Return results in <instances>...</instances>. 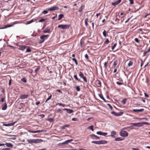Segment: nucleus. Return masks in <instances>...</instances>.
<instances>
[{"label": "nucleus", "instance_id": "nucleus-1", "mask_svg": "<svg viewBox=\"0 0 150 150\" xmlns=\"http://www.w3.org/2000/svg\"><path fill=\"white\" fill-rule=\"evenodd\" d=\"M27 142L29 144H32L33 143H41L43 142V140L41 139H28Z\"/></svg>", "mask_w": 150, "mask_h": 150}, {"label": "nucleus", "instance_id": "nucleus-2", "mask_svg": "<svg viewBox=\"0 0 150 150\" xmlns=\"http://www.w3.org/2000/svg\"><path fill=\"white\" fill-rule=\"evenodd\" d=\"M49 36V35L41 36L40 37V38L41 40L39 41V43H43L45 40H46L47 39Z\"/></svg>", "mask_w": 150, "mask_h": 150}, {"label": "nucleus", "instance_id": "nucleus-3", "mask_svg": "<svg viewBox=\"0 0 150 150\" xmlns=\"http://www.w3.org/2000/svg\"><path fill=\"white\" fill-rule=\"evenodd\" d=\"M91 143L96 144H104L107 143V142L105 140H100L99 141H92Z\"/></svg>", "mask_w": 150, "mask_h": 150}, {"label": "nucleus", "instance_id": "nucleus-4", "mask_svg": "<svg viewBox=\"0 0 150 150\" xmlns=\"http://www.w3.org/2000/svg\"><path fill=\"white\" fill-rule=\"evenodd\" d=\"M70 25L68 24L59 25H58V27L62 29H68L70 27Z\"/></svg>", "mask_w": 150, "mask_h": 150}, {"label": "nucleus", "instance_id": "nucleus-5", "mask_svg": "<svg viewBox=\"0 0 150 150\" xmlns=\"http://www.w3.org/2000/svg\"><path fill=\"white\" fill-rule=\"evenodd\" d=\"M120 135L122 137H125L128 136V133L126 131H122L120 133Z\"/></svg>", "mask_w": 150, "mask_h": 150}, {"label": "nucleus", "instance_id": "nucleus-6", "mask_svg": "<svg viewBox=\"0 0 150 150\" xmlns=\"http://www.w3.org/2000/svg\"><path fill=\"white\" fill-rule=\"evenodd\" d=\"M79 76L81 78H82L84 81L86 82L87 81V80L86 78L84 76V75L83 73L80 71L79 73Z\"/></svg>", "mask_w": 150, "mask_h": 150}, {"label": "nucleus", "instance_id": "nucleus-7", "mask_svg": "<svg viewBox=\"0 0 150 150\" xmlns=\"http://www.w3.org/2000/svg\"><path fill=\"white\" fill-rule=\"evenodd\" d=\"M111 113L114 115L116 116H120L122 115L123 112H120L119 113H117L114 111H112L111 112Z\"/></svg>", "mask_w": 150, "mask_h": 150}, {"label": "nucleus", "instance_id": "nucleus-8", "mask_svg": "<svg viewBox=\"0 0 150 150\" xmlns=\"http://www.w3.org/2000/svg\"><path fill=\"white\" fill-rule=\"evenodd\" d=\"M73 139H70L67 140L65 141V142H63V143L59 144L58 145L62 146L64 144H67L68 143L70 142H71L73 141Z\"/></svg>", "mask_w": 150, "mask_h": 150}, {"label": "nucleus", "instance_id": "nucleus-9", "mask_svg": "<svg viewBox=\"0 0 150 150\" xmlns=\"http://www.w3.org/2000/svg\"><path fill=\"white\" fill-rule=\"evenodd\" d=\"M120 60L119 59H115L113 62V66H114V67H115V66L117 65H118V66H119L120 64Z\"/></svg>", "mask_w": 150, "mask_h": 150}, {"label": "nucleus", "instance_id": "nucleus-10", "mask_svg": "<svg viewBox=\"0 0 150 150\" xmlns=\"http://www.w3.org/2000/svg\"><path fill=\"white\" fill-rule=\"evenodd\" d=\"M59 8L57 6H54L51 7L50 8H48L47 10L48 11H52L55 10H57L59 9Z\"/></svg>", "mask_w": 150, "mask_h": 150}, {"label": "nucleus", "instance_id": "nucleus-11", "mask_svg": "<svg viewBox=\"0 0 150 150\" xmlns=\"http://www.w3.org/2000/svg\"><path fill=\"white\" fill-rule=\"evenodd\" d=\"M28 96L29 95L27 94H21L20 96V98L21 99L23 100L27 98Z\"/></svg>", "mask_w": 150, "mask_h": 150}, {"label": "nucleus", "instance_id": "nucleus-12", "mask_svg": "<svg viewBox=\"0 0 150 150\" xmlns=\"http://www.w3.org/2000/svg\"><path fill=\"white\" fill-rule=\"evenodd\" d=\"M133 126H137L138 127H140L142 126L141 123H133L131 124Z\"/></svg>", "mask_w": 150, "mask_h": 150}, {"label": "nucleus", "instance_id": "nucleus-13", "mask_svg": "<svg viewBox=\"0 0 150 150\" xmlns=\"http://www.w3.org/2000/svg\"><path fill=\"white\" fill-rule=\"evenodd\" d=\"M96 134H97L103 136H105L107 134V132H103L101 131L97 132H96Z\"/></svg>", "mask_w": 150, "mask_h": 150}, {"label": "nucleus", "instance_id": "nucleus-14", "mask_svg": "<svg viewBox=\"0 0 150 150\" xmlns=\"http://www.w3.org/2000/svg\"><path fill=\"white\" fill-rule=\"evenodd\" d=\"M91 137V138L95 139H100V137L94 134H92L90 135Z\"/></svg>", "mask_w": 150, "mask_h": 150}, {"label": "nucleus", "instance_id": "nucleus-15", "mask_svg": "<svg viewBox=\"0 0 150 150\" xmlns=\"http://www.w3.org/2000/svg\"><path fill=\"white\" fill-rule=\"evenodd\" d=\"M144 110V109L143 108L141 109H133V111L134 112H141L143 111Z\"/></svg>", "mask_w": 150, "mask_h": 150}, {"label": "nucleus", "instance_id": "nucleus-16", "mask_svg": "<svg viewBox=\"0 0 150 150\" xmlns=\"http://www.w3.org/2000/svg\"><path fill=\"white\" fill-rule=\"evenodd\" d=\"M122 0H118L115 2H112L111 4L113 6H116L119 4L121 1Z\"/></svg>", "mask_w": 150, "mask_h": 150}, {"label": "nucleus", "instance_id": "nucleus-17", "mask_svg": "<svg viewBox=\"0 0 150 150\" xmlns=\"http://www.w3.org/2000/svg\"><path fill=\"white\" fill-rule=\"evenodd\" d=\"M63 110H66L67 111V112L68 114H71L73 112V110H72L67 108H64Z\"/></svg>", "mask_w": 150, "mask_h": 150}, {"label": "nucleus", "instance_id": "nucleus-18", "mask_svg": "<svg viewBox=\"0 0 150 150\" xmlns=\"http://www.w3.org/2000/svg\"><path fill=\"white\" fill-rule=\"evenodd\" d=\"M27 47V46H20L18 48V49L19 50H21L22 51H24L25 50V49Z\"/></svg>", "mask_w": 150, "mask_h": 150}, {"label": "nucleus", "instance_id": "nucleus-19", "mask_svg": "<svg viewBox=\"0 0 150 150\" xmlns=\"http://www.w3.org/2000/svg\"><path fill=\"white\" fill-rule=\"evenodd\" d=\"M50 28L47 27L43 31V33H50Z\"/></svg>", "mask_w": 150, "mask_h": 150}, {"label": "nucleus", "instance_id": "nucleus-20", "mask_svg": "<svg viewBox=\"0 0 150 150\" xmlns=\"http://www.w3.org/2000/svg\"><path fill=\"white\" fill-rule=\"evenodd\" d=\"M5 144L6 146L8 147L12 148L13 146V145L11 143L6 142Z\"/></svg>", "mask_w": 150, "mask_h": 150}, {"label": "nucleus", "instance_id": "nucleus-21", "mask_svg": "<svg viewBox=\"0 0 150 150\" xmlns=\"http://www.w3.org/2000/svg\"><path fill=\"white\" fill-rule=\"evenodd\" d=\"M16 122H13V123H8V124H3V125L4 126H9H9H11L13 125L14 124H15V123Z\"/></svg>", "mask_w": 150, "mask_h": 150}, {"label": "nucleus", "instance_id": "nucleus-22", "mask_svg": "<svg viewBox=\"0 0 150 150\" xmlns=\"http://www.w3.org/2000/svg\"><path fill=\"white\" fill-rule=\"evenodd\" d=\"M84 6L82 5L80 8L78 10V11L80 13H81L82 12L84 8Z\"/></svg>", "mask_w": 150, "mask_h": 150}, {"label": "nucleus", "instance_id": "nucleus-23", "mask_svg": "<svg viewBox=\"0 0 150 150\" xmlns=\"http://www.w3.org/2000/svg\"><path fill=\"white\" fill-rule=\"evenodd\" d=\"M96 83L97 86H101V82L99 80H97L96 81Z\"/></svg>", "mask_w": 150, "mask_h": 150}, {"label": "nucleus", "instance_id": "nucleus-24", "mask_svg": "<svg viewBox=\"0 0 150 150\" xmlns=\"http://www.w3.org/2000/svg\"><path fill=\"white\" fill-rule=\"evenodd\" d=\"M35 21V19H32L30 21H28L26 23V24L28 25V24H30L31 23H32V22Z\"/></svg>", "mask_w": 150, "mask_h": 150}, {"label": "nucleus", "instance_id": "nucleus-25", "mask_svg": "<svg viewBox=\"0 0 150 150\" xmlns=\"http://www.w3.org/2000/svg\"><path fill=\"white\" fill-rule=\"evenodd\" d=\"M98 95L99 96V97L101 98L103 100H104V101L105 102H106V101L105 100V99L103 97V95L99 93L98 94Z\"/></svg>", "mask_w": 150, "mask_h": 150}, {"label": "nucleus", "instance_id": "nucleus-26", "mask_svg": "<svg viewBox=\"0 0 150 150\" xmlns=\"http://www.w3.org/2000/svg\"><path fill=\"white\" fill-rule=\"evenodd\" d=\"M7 108V105L6 103H5L4 104V106L2 107V110H5Z\"/></svg>", "mask_w": 150, "mask_h": 150}, {"label": "nucleus", "instance_id": "nucleus-27", "mask_svg": "<svg viewBox=\"0 0 150 150\" xmlns=\"http://www.w3.org/2000/svg\"><path fill=\"white\" fill-rule=\"evenodd\" d=\"M74 77L76 80L78 81L79 82H81L80 79H78L76 75H74Z\"/></svg>", "mask_w": 150, "mask_h": 150}, {"label": "nucleus", "instance_id": "nucleus-28", "mask_svg": "<svg viewBox=\"0 0 150 150\" xmlns=\"http://www.w3.org/2000/svg\"><path fill=\"white\" fill-rule=\"evenodd\" d=\"M26 48H27L26 49V50L25 51V53L29 52H30L31 51V50L29 47L27 46V47Z\"/></svg>", "mask_w": 150, "mask_h": 150}, {"label": "nucleus", "instance_id": "nucleus-29", "mask_svg": "<svg viewBox=\"0 0 150 150\" xmlns=\"http://www.w3.org/2000/svg\"><path fill=\"white\" fill-rule=\"evenodd\" d=\"M13 25H5V26L4 27H3V28H1V29H5V28H6L8 27H10L12 26Z\"/></svg>", "mask_w": 150, "mask_h": 150}, {"label": "nucleus", "instance_id": "nucleus-30", "mask_svg": "<svg viewBox=\"0 0 150 150\" xmlns=\"http://www.w3.org/2000/svg\"><path fill=\"white\" fill-rule=\"evenodd\" d=\"M64 17V15L63 14H60L58 16V20H61Z\"/></svg>", "mask_w": 150, "mask_h": 150}, {"label": "nucleus", "instance_id": "nucleus-31", "mask_svg": "<svg viewBox=\"0 0 150 150\" xmlns=\"http://www.w3.org/2000/svg\"><path fill=\"white\" fill-rule=\"evenodd\" d=\"M116 134V132L114 131H112L111 132V136L112 137H114V136Z\"/></svg>", "mask_w": 150, "mask_h": 150}, {"label": "nucleus", "instance_id": "nucleus-32", "mask_svg": "<svg viewBox=\"0 0 150 150\" xmlns=\"http://www.w3.org/2000/svg\"><path fill=\"white\" fill-rule=\"evenodd\" d=\"M127 100V99L125 98L123 99V100H122L121 101V103L123 104L124 105V104H125Z\"/></svg>", "mask_w": 150, "mask_h": 150}, {"label": "nucleus", "instance_id": "nucleus-33", "mask_svg": "<svg viewBox=\"0 0 150 150\" xmlns=\"http://www.w3.org/2000/svg\"><path fill=\"white\" fill-rule=\"evenodd\" d=\"M133 129V126H131L127 127L125 128V129Z\"/></svg>", "mask_w": 150, "mask_h": 150}, {"label": "nucleus", "instance_id": "nucleus-34", "mask_svg": "<svg viewBox=\"0 0 150 150\" xmlns=\"http://www.w3.org/2000/svg\"><path fill=\"white\" fill-rule=\"evenodd\" d=\"M88 18H86L85 20V23L86 26L88 25Z\"/></svg>", "mask_w": 150, "mask_h": 150}, {"label": "nucleus", "instance_id": "nucleus-35", "mask_svg": "<svg viewBox=\"0 0 150 150\" xmlns=\"http://www.w3.org/2000/svg\"><path fill=\"white\" fill-rule=\"evenodd\" d=\"M133 62L132 61H130L129 62L128 64V67L132 66L133 65Z\"/></svg>", "mask_w": 150, "mask_h": 150}, {"label": "nucleus", "instance_id": "nucleus-36", "mask_svg": "<svg viewBox=\"0 0 150 150\" xmlns=\"http://www.w3.org/2000/svg\"><path fill=\"white\" fill-rule=\"evenodd\" d=\"M93 125L91 126L88 127V129H91V130L92 131H93L94 130L93 128Z\"/></svg>", "mask_w": 150, "mask_h": 150}, {"label": "nucleus", "instance_id": "nucleus-37", "mask_svg": "<svg viewBox=\"0 0 150 150\" xmlns=\"http://www.w3.org/2000/svg\"><path fill=\"white\" fill-rule=\"evenodd\" d=\"M72 60L73 61L75 62V64H76V65H77L78 64V63L77 61V60H76V58H74L72 59Z\"/></svg>", "mask_w": 150, "mask_h": 150}, {"label": "nucleus", "instance_id": "nucleus-38", "mask_svg": "<svg viewBox=\"0 0 150 150\" xmlns=\"http://www.w3.org/2000/svg\"><path fill=\"white\" fill-rule=\"evenodd\" d=\"M109 42V41L108 39L107 38L106 39L105 41L104 42V43L105 44H108Z\"/></svg>", "mask_w": 150, "mask_h": 150}, {"label": "nucleus", "instance_id": "nucleus-39", "mask_svg": "<svg viewBox=\"0 0 150 150\" xmlns=\"http://www.w3.org/2000/svg\"><path fill=\"white\" fill-rule=\"evenodd\" d=\"M115 141H120L122 140V139H121L120 137H117L115 139Z\"/></svg>", "mask_w": 150, "mask_h": 150}, {"label": "nucleus", "instance_id": "nucleus-40", "mask_svg": "<svg viewBox=\"0 0 150 150\" xmlns=\"http://www.w3.org/2000/svg\"><path fill=\"white\" fill-rule=\"evenodd\" d=\"M21 80L25 82V83H26L27 82V81L25 78V77H23V78L21 79Z\"/></svg>", "mask_w": 150, "mask_h": 150}, {"label": "nucleus", "instance_id": "nucleus-41", "mask_svg": "<svg viewBox=\"0 0 150 150\" xmlns=\"http://www.w3.org/2000/svg\"><path fill=\"white\" fill-rule=\"evenodd\" d=\"M52 95H50L47 98L45 101V103H46L49 100L52 98Z\"/></svg>", "mask_w": 150, "mask_h": 150}, {"label": "nucleus", "instance_id": "nucleus-42", "mask_svg": "<svg viewBox=\"0 0 150 150\" xmlns=\"http://www.w3.org/2000/svg\"><path fill=\"white\" fill-rule=\"evenodd\" d=\"M141 123V125H142V126L143 125H150V124L149 122H142Z\"/></svg>", "mask_w": 150, "mask_h": 150}, {"label": "nucleus", "instance_id": "nucleus-43", "mask_svg": "<svg viewBox=\"0 0 150 150\" xmlns=\"http://www.w3.org/2000/svg\"><path fill=\"white\" fill-rule=\"evenodd\" d=\"M76 89L77 91H79L80 90V88L79 86H76Z\"/></svg>", "mask_w": 150, "mask_h": 150}, {"label": "nucleus", "instance_id": "nucleus-44", "mask_svg": "<svg viewBox=\"0 0 150 150\" xmlns=\"http://www.w3.org/2000/svg\"><path fill=\"white\" fill-rule=\"evenodd\" d=\"M57 105H59L60 106H62L63 107H64L65 106V105L62 104L61 103H58L57 104Z\"/></svg>", "mask_w": 150, "mask_h": 150}, {"label": "nucleus", "instance_id": "nucleus-45", "mask_svg": "<svg viewBox=\"0 0 150 150\" xmlns=\"http://www.w3.org/2000/svg\"><path fill=\"white\" fill-rule=\"evenodd\" d=\"M45 21V19L44 18H42L41 19L39 20L38 21L39 22H43Z\"/></svg>", "mask_w": 150, "mask_h": 150}, {"label": "nucleus", "instance_id": "nucleus-46", "mask_svg": "<svg viewBox=\"0 0 150 150\" xmlns=\"http://www.w3.org/2000/svg\"><path fill=\"white\" fill-rule=\"evenodd\" d=\"M108 62L107 61V62H105L104 64L103 67L105 69H106L107 67V64Z\"/></svg>", "mask_w": 150, "mask_h": 150}, {"label": "nucleus", "instance_id": "nucleus-47", "mask_svg": "<svg viewBox=\"0 0 150 150\" xmlns=\"http://www.w3.org/2000/svg\"><path fill=\"white\" fill-rule=\"evenodd\" d=\"M106 31L105 30H104V31H103V36L106 37Z\"/></svg>", "mask_w": 150, "mask_h": 150}, {"label": "nucleus", "instance_id": "nucleus-48", "mask_svg": "<svg viewBox=\"0 0 150 150\" xmlns=\"http://www.w3.org/2000/svg\"><path fill=\"white\" fill-rule=\"evenodd\" d=\"M131 149L132 150H139V149L138 148L132 147Z\"/></svg>", "mask_w": 150, "mask_h": 150}, {"label": "nucleus", "instance_id": "nucleus-49", "mask_svg": "<svg viewBox=\"0 0 150 150\" xmlns=\"http://www.w3.org/2000/svg\"><path fill=\"white\" fill-rule=\"evenodd\" d=\"M137 119H140V120H144H144H148V119L147 118H146V117H143V118H137Z\"/></svg>", "mask_w": 150, "mask_h": 150}, {"label": "nucleus", "instance_id": "nucleus-50", "mask_svg": "<svg viewBox=\"0 0 150 150\" xmlns=\"http://www.w3.org/2000/svg\"><path fill=\"white\" fill-rule=\"evenodd\" d=\"M116 84H118V85H123V83H120V82L119 81L116 82Z\"/></svg>", "mask_w": 150, "mask_h": 150}, {"label": "nucleus", "instance_id": "nucleus-51", "mask_svg": "<svg viewBox=\"0 0 150 150\" xmlns=\"http://www.w3.org/2000/svg\"><path fill=\"white\" fill-rule=\"evenodd\" d=\"M48 13V11L46 10H44L42 12V13L44 14H47Z\"/></svg>", "mask_w": 150, "mask_h": 150}, {"label": "nucleus", "instance_id": "nucleus-52", "mask_svg": "<svg viewBox=\"0 0 150 150\" xmlns=\"http://www.w3.org/2000/svg\"><path fill=\"white\" fill-rule=\"evenodd\" d=\"M130 1V4H132L134 3V0H129Z\"/></svg>", "mask_w": 150, "mask_h": 150}, {"label": "nucleus", "instance_id": "nucleus-53", "mask_svg": "<svg viewBox=\"0 0 150 150\" xmlns=\"http://www.w3.org/2000/svg\"><path fill=\"white\" fill-rule=\"evenodd\" d=\"M29 132H30L32 133H37V131H29Z\"/></svg>", "mask_w": 150, "mask_h": 150}, {"label": "nucleus", "instance_id": "nucleus-54", "mask_svg": "<svg viewBox=\"0 0 150 150\" xmlns=\"http://www.w3.org/2000/svg\"><path fill=\"white\" fill-rule=\"evenodd\" d=\"M116 45H117V44L115 43L114 44V45L112 47V50H114V49L115 47L116 46Z\"/></svg>", "mask_w": 150, "mask_h": 150}, {"label": "nucleus", "instance_id": "nucleus-55", "mask_svg": "<svg viewBox=\"0 0 150 150\" xmlns=\"http://www.w3.org/2000/svg\"><path fill=\"white\" fill-rule=\"evenodd\" d=\"M107 105L111 109H112V107L111 105L110 104H107Z\"/></svg>", "mask_w": 150, "mask_h": 150}, {"label": "nucleus", "instance_id": "nucleus-56", "mask_svg": "<svg viewBox=\"0 0 150 150\" xmlns=\"http://www.w3.org/2000/svg\"><path fill=\"white\" fill-rule=\"evenodd\" d=\"M85 57L87 59H88V58H89V57H88V56L87 54H86L85 55Z\"/></svg>", "mask_w": 150, "mask_h": 150}, {"label": "nucleus", "instance_id": "nucleus-57", "mask_svg": "<svg viewBox=\"0 0 150 150\" xmlns=\"http://www.w3.org/2000/svg\"><path fill=\"white\" fill-rule=\"evenodd\" d=\"M40 68L39 67H37L36 69H35V72H36L37 71H38L40 69Z\"/></svg>", "mask_w": 150, "mask_h": 150}, {"label": "nucleus", "instance_id": "nucleus-58", "mask_svg": "<svg viewBox=\"0 0 150 150\" xmlns=\"http://www.w3.org/2000/svg\"><path fill=\"white\" fill-rule=\"evenodd\" d=\"M72 120L74 121H76L77 120V118H73Z\"/></svg>", "mask_w": 150, "mask_h": 150}, {"label": "nucleus", "instance_id": "nucleus-59", "mask_svg": "<svg viewBox=\"0 0 150 150\" xmlns=\"http://www.w3.org/2000/svg\"><path fill=\"white\" fill-rule=\"evenodd\" d=\"M2 150H10V149L9 148H6L2 149Z\"/></svg>", "mask_w": 150, "mask_h": 150}, {"label": "nucleus", "instance_id": "nucleus-60", "mask_svg": "<svg viewBox=\"0 0 150 150\" xmlns=\"http://www.w3.org/2000/svg\"><path fill=\"white\" fill-rule=\"evenodd\" d=\"M134 41L137 43L139 42V41L138 39L137 38H135L134 40Z\"/></svg>", "mask_w": 150, "mask_h": 150}, {"label": "nucleus", "instance_id": "nucleus-61", "mask_svg": "<svg viewBox=\"0 0 150 150\" xmlns=\"http://www.w3.org/2000/svg\"><path fill=\"white\" fill-rule=\"evenodd\" d=\"M43 130H37V133H40L41 132H43Z\"/></svg>", "mask_w": 150, "mask_h": 150}, {"label": "nucleus", "instance_id": "nucleus-62", "mask_svg": "<svg viewBox=\"0 0 150 150\" xmlns=\"http://www.w3.org/2000/svg\"><path fill=\"white\" fill-rule=\"evenodd\" d=\"M147 53H148L146 51L144 52L143 53V56H145Z\"/></svg>", "mask_w": 150, "mask_h": 150}, {"label": "nucleus", "instance_id": "nucleus-63", "mask_svg": "<svg viewBox=\"0 0 150 150\" xmlns=\"http://www.w3.org/2000/svg\"><path fill=\"white\" fill-rule=\"evenodd\" d=\"M11 79L9 81V83H8V85L9 86H10L11 84Z\"/></svg>", "mask_w": 150, "mask_h": 150}, {"label": "nucleus", "instance_id": "nucleus-64", "mask_svg": "<svg viewBox=\"0 0 150 150\" xmlns=\"http://www.w3.org/2000/svg\"><path fill=\"white\" fill-rule=\"evenodd\" d=\"M146 51L147 52V53H148L150 51V47Z\"/></svg>", "mask_w": 150, "mask_h": 150}]
</instances>
